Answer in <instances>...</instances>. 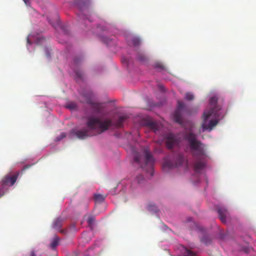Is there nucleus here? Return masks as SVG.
<instances>
[{"label":"nucleus","mask_w":256,"mask_h":256,"mask_svg":"<svg viewBox=\"0 0 256 256\" xmlns=\"http://www.w3.org/2000/svg\"><path fill=\"white\" fill-rule=\"evenodd\" d=\"M112 121L110 118L102 120L94 116L87 118L86 126L88 129L83 128L80 130H72L71 132L79 139H84L94 135L92 130H96L98 134H101L112 126Z\"/></svg>","instance_id":"f257e3e1"},{"label":"nucleus","mask_w":256,"mask_h":256,"mask_svg":"<svg viewBox=\"0 0 256 256\" xmlns=\"http://www.w3.org/2000/svg\"><path fill=\"white\" fill-rule=\"evenodd\" d=\"M184 138L188 143L192 156L196 160L194 166L195 172L199 173L205 166L202 161L206 156V148L203 144L197 140L196 135L192 131L186 132Z\"/></svg>","instance_id":"f03ea898"},{"label":"nucleus","mask_w":256,"mask_h":256,"mask_svg":"<svg viewBox=\"0 0 256 256\" xmlns=\"http://www.w3.org/2000/svg\"><path fill=\"white\" fill-rule=\"evenodd\" d=\"M220 114L215 116L214 110L212 112H204L203 116V122L202 125L203 131H210L218 123Z\"/></svg>","instance_id":"7ed1b4c3"},{"label":"nucleus","mask_w":256,"mask_h":256,"mask_svg":"<svg viewBox=\"0 0 256 256\" xmlns=\"http://www.w3.org/2000/svg\"><path fill=\"white\" fill-rule=\"evenodd\" d=\"M144 165H141L142 168L149 171L151 176H153V166L154 163V159L148 148L144 149Z\"/></svg>","instance_id":"20e7f679"},{"label":"nucleus","mask_w":256,"mask_h":256,"mask_svg":"<svg viewBox=\"0 0 256 256\" xmlns=\"http://www.w3.org/2000/svg\"><path fill=\"white\" fill-rule=\"evenodd\" d=\"M82 96L84 98V102H86L90 105L91 108L94 113L98 114L102 112L104 108L101 104L94 102L92 100V94L90 93L84 94Z\"/></svg>","instance_id":"39448f33"},{"label":"nucleus","mask_w":256,"mask_h":256,"mask_svg":"<svg viewBox=\"0 0 256 256\" xmlns=\"http://www.w3.org/2000/svg\"><path fill=\"white\" fill-rule=\"evenodd\" d=\"M185 105L182 101H178V106L176 110L173 114L174 120L180 124H182L183 119L182 117V111L184 110Z\"/></svg>","instance_id":"423d86ee"},{"label":"nucleus","mask_w":256,"mask_h":256,"mask_svg":"<svg viewBox=\"0 0 256 256\" xmlns=\"http://www.w3.org/2000/svg\"><path fill=\"white\" fill-rule=\"evenodd\" d=\"M164 138L166 147L169 150L172 149L178 144V140L174 134L169 133L166 134Z\"/></svg>","instance_id":"0eeeda50"},{"label":"nucleus","mask_w":256,"mask_h":256,"mask_svg":"<svg viewBox=\"0 0 256 256\" xmlns=\"http://www.w3.org/2000/svg\"><path fill=\"white\" fill-rule=\"evenodd\" d=\"M184 157L182 154H179L178 156L176 161L174 164L172 162L168 160H165L162 168L164 170H165L166 168L170 169L174 168V166H178L182 164L183 162H184Z\"/></svg>","instance_id":"6e6552de"},{"label":"nucleus","mask_w":256,"mask_h":256,"mask_svg":"<svg viewBox=\"0 0 256 256\" xmlns=\"http://www.w3.org/2000/svg\"><path fill=\"white\" fill-rule=\"evenodd\" d=\"M18 172L14 175L7 174L5 176L1 181L2 186L3 187L12 186L16 182Z\"/></svg>","instance_id":"1a4fd4ad"},{"label":"nucleus","mask_w":256,"mask_h":256,"mask_svg":"<svg viewBox=\"0 0 256 256\" xmlns=\"http://www.w3.org/2000/svg\"><path fill=\"white\" fill-rule=\"evenodd\" d=\"M218 100V99L216 96L212 97L210 100V110H206L205 112H212L214 110L215 116L218 115V114H220V111L221 108L217 105Z\"/></svg>","instance_id":"9d476101"},{"label":"nucleus","mask_w":256,"mask_h":256,"mask_svg":"<svg viewBox=\"0 0 256 256\" xmlns=\"http://www.w3.org/2000/svg\"><path fill=\"white\" fill-rule=\"evenodd\" d=\"M218 216L220 218L222 222L226 223V218L228 216V212L226 209L223 208H219L218 209Z\"/></svg>","instance_id":"9b49d317"},{"label":"nucleus","mask_w":256,"mask_h":256,"mask_svg":"<svg viewBox=\"0 0 256 256\" xmlns=\"http://www.w3.org/2000/svg\"><path fill=\"white\" fill-rule=\"evenodd\" d=\"M128 116L126 115L120 116L116 122L114 126L117 128L122 127L124 122L126 120Z\"/></svg>","instance_id":"f8f14e48"},{"label":"nucleus","mask_w":256,"mask_h":256,"mask_svg":"<svg viewBox=\"0 0 256 256\" xmlns=\"http://www.w3.org/2000/svg\"><path fill=\"white\" fill-rule=\"evenodd\" d=\"M63 220L60 218H56L53 222L52 227L57 230H59L62 224Z\"/></svg>","instance_id":"ddd939ff"},{"label":"nucleus","mask_w":256,"mask_h":256,"mask_svg":"<svg viewBox=\"0 0 256 256\" xmlns=\"http://www.w3.org/2000/svg\"><path fill=\"white\" fill-rule=\"evenodd\" d=\"M78 8L82 12L87 10V6L86 1H77L76 4Z\"/></svg>","instance_id":"4468645a"},{"label":"nucleus","mask_w":256,"mask_h":256,"mask_svg":"<svg viewBox=\"0 0 256 256\" xmlns=\"http://www.w3.org/2000/svg\"><path fill=\"white\" fill-rule=\"evenodd\" d=\"M60 238L57 236H55L50 244V246L52 249L55 248L58 246L59 243Z\"/></svg>","instance_id":"2eb2a0df"},{"label":"nucleus","mask_w":256,"mask_h":256,"mask_svg":"<svg viewBox=\"0 0 256 256\" xmlns=\"http://www.w3.org/2000/svg\"><path fill=\"white\" fill-rule=\"evenodd\" d=\"M106 196L100 194H94V198L96 202H102L105 200Z\"/></svg>","instance_id":"dca6fc26"},{"label":"nucleus","mask_w":256,"mask_h":256,"mask_svg":"<svg viewBox=\"0 0 256 256\" xmlns=\"http://www.w3.org/2000/svg\"><path fill=\"white\" fill-rule=\"evenodd\" d=\"M48 22L52 24L53 26H55V23L56 24H59V18L58 16L56 14L54 16V22H53L52 20H50L49 18H48Z\"/></svg>","instance_id":"f3484780"},{"label":"nucleus","mask_w":256,"mask_h":256,"mask_svg":"<svg viewBox=\"0 0 256 256\" xmlns=\"http://www.w3.org/2000/svg\"><path fill=\"white\" fill-rule=\"evenodd\" d=\"M147 125L154 130H158V124L155 122L150 121L148 122Z\"/></svg>","instance_id":"a211bd4d"},{"label":"nucleus","mask_w":256,"mask_h":256,"mask_svg":"<svg viewBox=\"0 0 256 256\" xmlns=\"http://www.w3.org/2000/svg\"><path fill=\"white\" fill-rule=\"evenodd\" d=\"M201 242L206 245H208L210 243L211 240L208 236H204L201 238Z\"/></svg>","instance_id":"6ab92c4d"},{"label":"nucleus","mask_w":256,"mask_h":256,"mask_svg":"<svg viewBox=\"0 0 256 256\" xmlns=\"http://www.w3.org/2000/svg\"><path fill=\"white\" fill-rule=\"evenodd\" d=\"M137 59L141 62H144L146 60V58L143 54L138 52L137 54Z\"/></svg>","instance_id":"aec40b11"},{"label":"nucleus","mask_w":256,"mask_h":256,"mask_svg":"<svg viewBox=\"0 0 256 256\" xmlns=\"http://www.w3.org/2000/svg\"><path fill=\"white\" fill-rule=\"evenodd\" d=\"M66 108L70 109V110H74L76 108L77 105L75 102H70L67 104Z\"/></svg>","instance_id":"412c9836"},{"label":"nucleus","mask_w":256,"mask_h":256,"mask_svg":"<svg viewBox=\"0 0 256 256\" xmlns=\"http://www.w3.org/2000/svg\"><path fill=\"white\" fill-rule=\"evenodd\" d=\"M154 68L160 70H162L165 69L164 66L161 62H158L154 64Z\"/></svg>","instance_id":"4be33fe9"},{"label":"nucleus","mask_w":256,"mask_h":256,"mask_svg":"<svg viewBox=\"0 0 256 256\" xmlns=\"http://www.w3.org/2000/svg\"><path fill=\"white\" fill-rule=\"evenodd\" d=\"M185 254L184 256H196L195 253L187 248H185Z\"/></svg>","instance_id":"5701e85b"},{"label":"nucleus","mask_w":256,"mask_h":256,"mask_svg":"<svg viewBox=\"0 0 256 256\" xmlns=\"http://www.w3.org/2000/svg\"><path fill=\"white\" fill-rule=\"evenodd\" d=\"M184 98L187 100H192L194 98V96L192 93L188 92L186 94Z\"/></svg>","instance_id":"b1692460"},{"label":"nucleus","mask_w":256,"mask_h":256,"mask_svg":"<svg viewBox=\"0 0 256 256\" xmlns=\"http://www.w3.org/2000/svg\"><path fill=\"white\" fill-rule=\"evenodd\" d=\"M132 42L134 46H138L140 43V40L139 38H134L132 40Z\"/></svg>","instance_id":"393cba45"},{"label":"nucleus","mask_w":256,"mask_h":256,"mask_svg":"<svg viewBox=\"0 0 256 256\" xmlns=\"http://www.w3.org/2000/svg\"><path fill=\"white\" fill-rule=\"evenodd\" d=\"M144 180V177L141 174L138 176L136 178V181L138 184L142 183Z\"/></svg>","instance_id":"a878e982"},{"label":"nucleus","mask_w":256,"mask_h":256,"mask_svg":"<svg viewBox=\"0 0 256 256\" xmlns=\"http://www.w3.org/2000/svg\"><path fill=\"white\" fill-rule=\"evenodd\" d=\"M134 160L136 162L140 163L141 160V156L139 154L137 153L134 156Z\"/></svg>","instance_id":"bb28decb"},{"label":"nucleus","mask_w":256,"mask_h":256,"mask_svg":"<svg viewBox=\"0 0 256 256\" xmlns=\"http://www.w3.org/2000/svg\"><path fill=\"white\" fill-rule=\"evenodd\" d=\"M94 222V218L92 216H90L88 219V222L90 226H92Z\"/></svg>","instance_id":"cd10ccee"},{"label":"nucleus","mask_w":256,"mask_h":256,"mask_svg":"<svg viewBox=\"0 0 256 256\" xmlns=\"http://www.w3.org/2000/svg\"><path fill=\"white\" fill-rule=\"evenodd\" d=\"M75 73L78 78H82L83 74H82V72H81L80 70H76Z\"/></svg>","instance_id":"c85d7f7f"},{"label":"nucleus","mask_w":256,"mask_h":256,"mask_svg":"<svg viewBox=\"0 0 256 256\" xmlns=\"http://www.w3.org/2000/svg\"><path fill=\"white\" fill-rule=\"evenodd\" d=\"M66 136V134L64 133H62L60 135V138L58 137L56 138V140L58 141L62 139L63 138H65Z\"/></svg>","instance_id":"c756f323"},{"label":"nucleus","mask_w":256,"mask_h":256,"mask_svg":"<svg viewBox=\"0 0 256 256\" xmlns=\"http://www.w3.org/2000/svg\"><path fill=\"white\" fill-rule=\"evenodd\" d=\"M148 208L150 210L156 211V210H157V208L154 205L150 206Z\"/></svg>","instance_id":"7c9ffc66"},{"label":"nucleus","mask_w":256,"mask_h":256,"mask_svg":"<svg viewBox=\"0 0 256 256\" xmlns=\"http://www.w3.org/2000/svg\"><path fill=\"white\" fill-rule=\"evenodd\" d=\"M5 193L4 187L2 186L0 189V197L2 196Z\"/></svg>","instance_id":"2f4dec72"},{"label":"nucleus","mask_w":256,"mask_h":256,"mask_svg":"<svg viewBox=\"0 0 256 256\" xmlns=\"http://www.w3.org/2000/svg\"><path fill=\"white\" fill-rule=\"evenodd\" d=\"M81 60L80 58H75L74 59V63L75 64H78L79 61H80Z\"/></svg>","instance_id":"473e14b6"},{"label":"nucleus","mask_w":256,"mask_h":256,"mask_svg":"<svg viewBox=\"0 0 256 256\" xmlns=\"http://www.w3.org/2000/svg\"><path fill=\"white\" fill-rule=\"evenodd\" d=\"M45 40V38H40V37H38V43L40 44L41 42H40V40Z\"/></svg>","instance_id":"72a5a7b5"},{"label":"nucleus","mask_w":256,"mask_h":256,"mask_svg":"<svg viewBox=\"0 0 256 256\" xmlns=\"http://www.w3.org/2000/svg\"><path fill=\"white\" fill-rule=\"evenodd\" d=\"M29 256H36L35 252L34 250H32L30 252Z\"/></svg>","instance_id":"f704fd0d"},{"label":"nucleus","mask_w":256,"mask_h":256,"mask_svg":"<svg viewBox=\"0 0 256 256\" xmlns=\"http://www.w3.org/2000/svg\"><path fill=\"white\" fill-rule=\"evenodd\" d=\"M24 2H25L26 5H28L30 3V1H27V0H26V1H24Z\"/></svg>","instance_id":"c9c22d12"},{"label":"nucleus","mask_w":256,"mask_h":256,"mask_svg":"<svg viewBox=\"0 0 256 256\" xmlns=\"http://www.w3.org/2000/svg\"><path fill=\"white\" fill-rule=\"evenodd\" d=\"M46 56H50V54L48 52H46Z\"/></svg>","instance_id":"e433bc0d"},{"label":"nucleus","mask_w":256,"mask_h":256,"mask_svg":"<svg viewBox=\"0 0 256 256\" xmlns=\"http://www.w3.org/2000/svg\"><path fill=\"white\" fill-rule=\"evenodd\" d=\"M60 232H62V233H64V230H60Z\"/></svg>","instance_id":"4c0bfd02"},{"label":"nucleus","mask_w":256,"mask_h":256,"mask_svg":"<svg viewBox=\"0 0 256 256\" xmlns=\"http://www.w3.org/2000/svg\"><path fill=\"white\" fill-rule=\"evenodd\" d=\"M80 14H78L79 16H80Z\"/></svg>","instance_id":"58836bf2"},{"label":"nucleus","mask_w":256,"mask_h":256,"mask_svg":"<svg viewBox=\"0 0 256 256\" xmlns=\"http://www.w3.org/2000/svg\"><path fill=\"white\" fill-rule=\"evenodd\" d=\"M28 42H30V40L28 39Z\"/></svg>","instance_id":"ea45409f"}]
</instances>
